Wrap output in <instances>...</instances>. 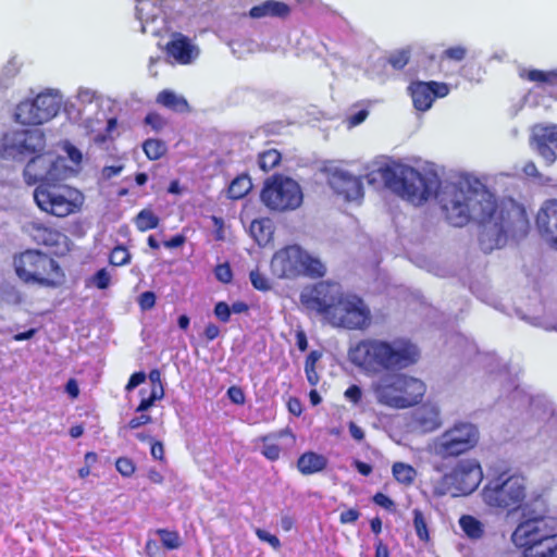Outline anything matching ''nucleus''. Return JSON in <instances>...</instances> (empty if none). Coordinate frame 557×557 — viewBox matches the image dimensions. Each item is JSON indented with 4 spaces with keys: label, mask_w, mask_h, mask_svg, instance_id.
Wrapping results in <instances>:
<instances>
[{
    "label": "nucleus",
    "mask_w": 557,
    "mask_h": 557,
    "mask_svg": "<svg viewBox=\"0 0 557 557\" xmlns=\"http://www.w3.org/2000/svg\"><path fill=\"white\" fill-rule=\"evenodd\" d=\"M371 312L364 301L356 295L343 296L329 322L333 326L362 330L370 324Z\"/></svg>",
    "instance_id": "obj_12"
},
{
    "label": "nucleus",
    "mask_w": 557,
    "mask_h": 557,
    "mask_svg": "<svg viewBox=\"0 0 557 557\" xmlns=\"http://www.w3.org/2000/svg\"><path fill=\"white\" fill-rule=\"evenodd\" d=\"M482 478V469L476 460H461L435 483L434 494L438 496L450 494L454 497L469 495L476 490Z\"/></svg>",
    "instance_id": "obj_9"
},
{
    "label": "nucleus",
    "mask_w": 557,
    "mask_h": 557,
    "mask_svg": "<svg viewBox=\"0 0 557 557\" xmlns=\"http://www.w3.org/2000/svg\"><path fill=\"white\" fill-rule=\"evenodd\" d=\"M33 237L39 244L46 246H57L60 244L61 239L65 238L59 231L47 227L40 223L33 224Z\"/></svg>",
    "instance_id": "obj_30"
},
{
    "label": "nucleus",
    "mask_w": 557,
    "mask_h": 557,
    "mask_svg": "<svg viewBox=\"0 0 557 557\" xmlns=\"http://www.w3.org/2000/svg\"><path fill=\"white\" fill-rule=\"evenodd\" d=\"M129 261H131V253L122 245L114 247L110 253L109 262L112 265L121 267V265H125V264L129 263Z\"/></svg>",
    "instance_id": "obj_42"
},
{
    "label": "nucleus",
    "mask_w": 557,
    "mask_h": 557,
    "mask_svg": "<svg viewBox=\"0 0 557 557\" xmlns=\"http://www.w3.org/2000/svg\"><path fill=\"white\" fill-rule=\"evenodd\" d=\"M139 394L141 396V400H140L138 407L136 408V412H145L150 407L153 406L156 400L163 398L164 389H163V386L151 387L149 395L146 396L147 391L145 388H141L139 391Z\"/></svg>",
    "instance_id": "obj_33"
},
{
    "label": "nucleus",
    "mask_w": 557,
    "mask_h": 557,
    "mask_svg": "<svg viewBox=\"0 0 557 557\" xmlns=\"http://www.w3.org/2000/svg\"><path fill=\"white\" fill-rule=\"evenodd\" d=\"M135 225L140 232H146L156 228L159 225V218L150 209H143L135 216Z\"/></svg>",
    "instance_id": "obj_35"
},
{
    "label": "nucleus",
    "mask_w": 557,
    "mask_h": 557,
    "mask_svg": "<svg viewBox=\"0 0 557 557\" xmlns=\"http://www.w3.org/2000/svg\"><path fill=\"white\" fill-rule=\"evenodd\" d=\"M480 440L475 424L458 421L435 437L432 451L441 459L456 458L473 449Z\"/></svg>",
    "instance_id": "obj_8"
},
{
    "label": "nucleus",
    "mask_w": 557,
    "mask_h": 557,
    "mask_svg": "<svg viewBox=\"0 0 557 557\" xmlns=\"http://www.w3.org/2000/svg\"><path fill=\"white\" fill-rule=\"evenodd\" d=\"M143 149L150 160H158L160 159L166 151V146L163 141L159 139H147L143 144Z\"/></svg>",
    "instance_id": "obj_38"
},
{
    "label": "nucleus",
    "mask_w": 557,
    "mask_h": 557,
    "mask_svg": "<svg viewBox=\"0 0 557 557\" xmlns=\"http://www.w3.org/2000/svg\"><path fill=\"white\" fill-rule=\"evenodd\" d=\"M17 276L28 284L57 287L63 283L64 274L59 263L37 250H27L14 260Z\"/></svg>",
    "instance_id": "obj_5"
},
{
    "label": "nucleus",
    "mask_w": 557,
    "mask_h": 557,
    "mask_svg": "<svg viewBox=\"0 0 557 557\" xmlns=\"http://www.w3.org/2000/svg\"><path fill=\"white\" fill-rule=\"evenodd\" d=\"M227 396L232 400V403L236 405H243L245 403V394L243 389L238 386H231L227 389Z\"/></svg>",
    "instance_id": "obj_58"
},
{
    "label": "nucleus",
    "mask_w": 557,
    "mask_h": 557,
    "mask_svg": "<svg viewBox=\"0 0 557 557\" xmlns=\"http://www.w3.org/2000/svg\"><path fill=\"white\" fill-rule=\"evenodd\" d=\"M157 534L160 536L162 545L168 549H177L182 545L181 537L175 531L158 529Z\"/></svg>",
    "instance_id": "obj_39"
},
{
    "label": "nucleus",
    "mask_w": 557,
    "mask_h": 557,
    "mask_svg": "<svg viewBox=\"0 0 557 557\" xmlns=\"http://www.w3.org/2000/svg\"><path fill=\"white\" fill-rule=\"evenodd\" d=\"M413 527H414L416 534L419 537V540H421L423 542H428L430 536H429L426 520H425L422 511L417 508L413 509Z\"/></svg>",
    "instance_id": "obj_40"
},
{
    "label": "nucleus",
    "mask_w": 557,
    "mask_h": 557,
    "mask_svg": "<svg viewBox=\"0 0 557 557\" xmlns=\"http://www.w3.org/2000/svg\"><path fill=\"white\" fill-rule=\"evenodd\" d=\"M48 168V175L45 184L48 187L67 178L73 172L72 169L66 165L64 158L57 157L52 153H50Z\"/></svg>",
    "instance_id": "obj_27"
},
{
    "label": "nucleus",
    "mask_w": 557,
    "mask_h": 557,
    "mask_svg": "<svg viewBox=\"0 0 557 557\" xmlns=\"http://www.w3.org/2000/svg\"><path fill=\"white\" fill-rule=\"evenodd\" d=\"M528 79L531 82H541V83H552L557 78V72H543L540 70H531L527 75Z\"/></svg>",
    "instance_id": "obj_46"
},
{
    "label": "nucleus",
    "mask_w": 557,
    "mask_h": 557,
    "mask_svg": "<svg viewBox=\"0 0 557 557\" xmlns=\"http://www.w3.org/2000/svg\"><path fill=\"white\" fill-rule=\"evenodd\" d=\"M536 226L543 237L552 247L557 249V200L544 203L536 216Z\"/></svg>",
    "instance_id": "obj_17"
},
{
    "label": "nucleus",
    "mask_w": 557,
    "mask_h": 557,
    "mask_svg": "<svg viewBox=\"0 0 557 557\" xmlns=\"http://www.w3.org/2000/svg\"><path fill=\"white\" fill-rule=\"evenodd\" d=\"M65 151L67 153L69 159L74 162L75 164H79L83 160V154L79 149H77L75 146L67 144L65 146Z\"/></svg>",
    "instance_id": "obj_62"
},
{
    "label": "nucleus",
    "mask_w": 557,
    "mask_h": 557,
    "mask_svg": "<svg viewBox=\"0 0 557 557\" xmlns=\"http://www.w3.org/2000/svg\"><path fill=\"white\" fill-rule=\"evenodd\" d=\"M251 186V181L247 175L238 176L228 186V197L231 199H240L246 196Z\"/></svg>",
    "instance_id": "obj_34"
},
{
    "label": "nucleus",
    "mask_w": 557,
    "mask_h": 557,
    "mask_svg": "<svg viewBox=\"0 0 557 557\" xmlns=\"http://www.w3.org/2000/svg\"><path fill=\"white\" fill-rule=\"evenodd\" d=\"M292 12L290 7L278 0H265L260 4L253 5L248 15L253 20L280 18L285 20Z\"/></svg>",
    "instance_id": "obj_21"
},
{
    "label": "nucleus",
    "mask_w": 557,
    "mask_h": 557,
    "mask_svg": "<svg viewBox=\"0 0 557 557\" xmlns=\"http://www.w3.org/2000/svg\"><path fill=\"white\" fill-rule=\"evenodd\" d=\"M419 357L417 345L404 337L393 341L364 339L348 351L351 363L372 374L404 370L414 364Z\"/></svg>",
    "instance_id": "obj_2"
},
{
    "label": "nucleus",
    "mask_w": 557,
    "mask_h": 557,
    "mask_svg": "<svg viewBox=\"0 0 557 557\" xmlns=\"http://www.w3.org/2000/svg\"><path fill=\"white\" fill-rule=\"evenodd\" d=\"M22 138L21 148H22V161L26 159L28 156L38 153L44 150L46 146L45 134L40 128H25L18 129Z\"/></svg>",
    "instance_id": "obj_23"
},
{
    "label": "nucleus",
    "mask_w": 557,
    "mask_h": 557,
    "mask_svg": "<svg viewBox=\"0 0 557 557\" xmlns=\"http://www.w3.org/2000/svg\"><path fill=\"white\" fill-rule=\"evenodd\" d=\"M166 54L177 63L189 64L199 55V48L189 37H176L166 44Z\"/></svg>",
    "instance_id": "obj_20"
},
{
    "label": "nucleus",
    "mask_w": 557,
    "mask_h": 557,
    "mask_svg": "<svg viewBox=\"0 0 557 557\" xmlns=\"http://www.w3.org/2000/svg\"><path fill=\"white\" fill-rule=\"evenodd\" d=\"M144 122L146 125L150 126L156 132H160L168 124L166 120L162 115H160L159 113H156V112L148 113L146 115Z\"/></svg>",
    "instance_id": "obj_47"
},
{
    "label": "nucleus",
    "mask_w": 557,
    "mask_h": 557,
    "mask_svg": "<svg viewBox=\"0 0 557 557\" xmlns=\"http://www.w3.org/2000/svg\"><path fill=\"white\" fill-rule=\"evenodd\" d=\"M224 44L230 48L232 54L237 59H243L257 51H261V45L264 41H257L252 37H223Z\"/></svg>",
    "instance_id": "obj_24"
},
{
    "label": "nucleus",
    "mask_w": 557,
    "mask_h": 557,
    "mask_svg": "<svg viewBox=\"0 0 557 557\" xmlns=\"http://www.w3.org/2000/svg\"><path fill=\"white\" fill-rule=\"evenodd\" d=\"M141 414L138 417H134L129 420L126 428L135 430L138 429L141 425L148 424L151 422V417L149 414H146L145 412H140Z\"/></svg>",
    "instance_id": "obj_59"
},
{
    "label": "nucleus",
    "mask_w": 557,
    "mask_h": 557,
    "mask_svg": "<svg viewBox=\"0 0 557 557\" xmlns=\"http://www.w3.org/2000/svg\"><path fill=\"white\" fill-rule=\"evenodd\" d=\"M270 267L273 275L278 278H295L300 275L315 278L326 273L324 263L298 245H289L276 251Z\"/></svg>",
    "instance_id": "obj_4"
},
{
    "label": "nucleus",
    "mask_w": 557,
    "mask_h": 557,
    "mask_svg": "<svg viewBox=\"0 0 557 557\" xmlns=\"http://www.w3.org/2000/svg\"><path fill=\"white\" fill-rule=\"evenodd\" d=\"M368 115H369V111L366 109H362V110L358 111L357 113L350 115L348 117L349 127H354V126L361 124L367 119Z\"/></svg>",
    "instance_id": "obj_64"
},
{
    "label": "nucleus",
    "mask_w": 557,
    "mask_h": 557,
    "mask_svg": "<svg viewBox=\"0 0 557 557\" xmlns=\"http://www.w3.org/2000/svg\"><path fill=\"white\" fill-rule=\"evenodd\" d=\"M156 102L175 113H189L191 108L187 99L171 89H163L156 98Z\"/></svg>",
    "instance_id": "obj_26"
},
{
    "label": "nucleus",
    "mask_w": 557,
    "mask_h": 557,
    "mask_svg": "<svg viewBox=\"0 0 557 557\" xmlns=\"http://www.w3.org/2000/svg\"><path fill=\"white\" fill-rule=\"evenodd\" d=\"M110 281H111V275L110 273L107 271V269H100L98 270L92 278H91V282L92 284L99 288V289H106L109 287L110 285Z\"/></svg>",
    "instance_id": "obj_48"
},
{
    "label": "nucleus",
    "mask_w": 557,
    "mask_h": 557,
    "mask_svg": "<svg viewBox=\"0 0 557 557\" xmlns=\"http://www.w3.org/2000/svg\"><path fill=\"white\" fill-rule=\"evenodd\" d=\"M460 528L472 540H479L484 534V525L472 516H462L459 520Z\"/></svg>",
    "instance_id": "obj_31"
},
{
    "label": "nucleus",
    "mask_w": 557,
    "mask_h": 557,
    "mask_svg": "<svg viewBox=\"0 0 557 557\" xmlns=\"http://www.w3.org/2000/svg\"><path fill=\"white\" fill-rule=\"evenodd\" d=\"M116 470L123 475V476H131L135 471V465L134 462L126 457H121L115 462Z\"/></svg>",
    "instance_id": "obj_49"
},
{
    "label": "nucleus",
    "mask_w": 557,
    "mask_h": 557,
    "mask_svg": "<svg viewBox=\"0 0 557 557\" xmlns=\"http://www.w3.org/2000/svg\"><path fill=\"white\" fill-rule=\"evenodd\" d=\"M425 389V384L421 380L399 373H386L371 382L375 400L380 405L395 409L417 405Z\"/></svg>",
    "instance_id": "obj_3"
},
{
    "label": "nucleus",
    "mask_w": 557,
    "mask_h": 557,
    "mask_svg": "<svg viewBox=\"0 0 557 557\" xmlns=\"http://www.w3.org/2000/svg\"><path fill=\"white\" fill-rule=\"evenodd\" d=\"M408 90L411 95L413 106L419 111H426L432 107L435 98H443L448 95L449 87L446 83L437 82H413Z\"/></svg>",
    "instance_id": "obj_15"
},
{
    "label": "nucleus",
    "mask_w": 557,
    "mask_h": 557,
    "mask_svg": "<svg viewBox=\"0 0 557 557\" xmlns=\"http://www.w3.org/2000/svg\"><path fill=\"white\" fill-rule=\"evenodd\" d=\"M20 131H11L0 138V158L22 161Z\"/></svg>",
    "instance_id": "obj_25"
},
{
    "label": "nucleus",
    "mask_w": 557,
    "mask_h": 557,
    "mask_svg": "<svg viewBox=\"0 0 557 557\" xmlns=\"http://www.w3.org/2000/svg\"><path fill=\"white\" fill-rule=\"evenodd\" d=\"M344 395L349 401L358 404L361 399L362 391L358 385H351L346 389Z\"/></svg>",
    "instance_id": "obj_60"
},
{
    "label": "nucleus",
    "mask_w": 557,
    "mask_h": 557,
    "mask_svg": "<svg viewBox=\"0 0 557 557\" xmlns=\"http://www.w3.org/2000/svg\"><path fill=\"white\" fill-rule=\"evenodd\" d=\"M373 502H374V504H376L377 506H380L386 510H394V508H395V503L387 495H385L383 493H376L373 496Z\"/></svg>",
    "instance_id": "obj_57"
},
{
    "label": "nucleus",
    "mask_w": 557,
    "mask_h": 557,
    "mask_svg": "<svg viewBox=\"0 0 557 557\" xmlns=\"http://www.w3.org/2000/svg\"><path fill=\"white\" fill-rule=\"evenodd\" d=\"M342 298L339 285L329 282H320L300 294L301 304L310 310L322 313L327 321Z\"/></svg>",
    "instance_id": "obj_13"
},
{
    "label": "nucleus",
    "mask_w": 557,
    "mask_h": 557,
    "mask_svg": "<svg viewBox=\"0 0 557 557\" xmlns=\"http://www.w3.org/2000/svg\"><path fill=\"white\" fill-rule=\"evenodd\" d=\"M533 523L542 529L541 524H552L554 529H557V519L547 516V507L545 500L539 496L530 503H527L522 507V521L520 523Z\"/></svg>",
    "instance_id": "obj_19"
},
{
    "label": "nucleus",
    "mask_w": 557,
    "mask_h": 557,
    "mask_svg": "<svg viewBox=\"0 0 557 557\" xmlns=\"http://www.w3.org/2000/svg\"><path fill=\"white\" fill-rule=\"evenodd\" d=\"M360 512L357 509H348L341 513L339 521L343 524L354 523L359 519Z\"/></svg>",
    "instance_id": "obj_61"
},
{
    "label": "nucleus",
    "mask_w": 557,
    "mask_h": 557,
    "mask_svg": "<svg viewBox=\"0 0 557 557\" xmlns=\"http://www.w3.org/2000/svg\"><path fill=\"white\" fill-rule=\"evenodd\" d=\"M533 141H541L557 148V125L536 126L533 132Z\"/></svg>",
    "instance_id": "obj_37"
},
{
    "label": "nucleus",
    "mask_w": 557,
    "mask_h": 557,
    "mask_svg": "<svg viewBox=\"0 0 557 557\" xmlns=\"http://www.w3.org/2000/svg\"><path fill=\"white\" fill-rule=\"evenodd\" d=\"M214 314L215 317L223 323H226L231 319V308L230 305L225 301H219L214 306Z\"/></svg>",
    "instance_id": "obj_54"
},
{
    "label": "nucleus",
    "mask_w": 557,
    "mask_h": 557,
    "mask_svg": "<svg viewBox=\"0 0 557 557\" xmlns=\"http://www.w3.org/2000/svg\"><path fill=\"white\" fill-rule=\"evenodd\" d=\"M442 424L440 410L435 405L424 404L417 408L411 418L410 425L413 430L428 433L436 430Z\"/></svg>",
    "instance_id": "obj_18"
},
{
    "label": "nucleus",
    "mask_w": 557,
    "mask_h": 557,
    "mask_svg": "<svg viewBox=\"0 0 557 557\" xmlns=\"http://www.w3.org/2000/svg\"><path fill=\"white\" fill-rule=\"evenodd\" d=\"M281 161V153L275 149L267 150L259 156V165L262 170L269 171L275 168Z\"/></svg>",
    "instance_id": "obj_41"
},
{
    "label": "nucleus",
    "mask_w": 557,
    "mask_h": 557,
    "mask_svg": "<svg viewBox=\"0 0 557 557\" xmlns=\"http://www.w3.org/2000/svg\"><path fill=\"white\" fill-rule=\"evenodd\" d=\"M34 199L42 211L60 218L71 214L76 208L66 195L44 185L35 189Z\"/></svg>",
    "instance_id": "obj_14"
},
{
    "label": "nucleus",
    "mask_w": 557,
    "mask_h": 557,
    "mask_svg": "<svg viewBox=\"0 0 557 557\" xmlns=\"http://www.w3.org/2000/svg\"><path fill=\"white\" fill-rule=\"evenodd\" d=\"M367 178L369 184L382 181L391 191L414 205L435 197L454 226H465L471 220L478 222L481 225L479 242L484 252L505 246L508 238L525 237L530 228L521 205L509 200L497 206L495 196L471 175L442 187L433 171L421 173L412 166L393 163L372 171Z\"/></svg>",
    "instance_id": "obj_1"
},
{
    "label": "nucleus",
    "mask_w": 557,
    "mask_h": 557,
    "mask_svg": "<svg viewBox=\"0 0 557 557\" xmlns=\"http://www.w3.org/2000/svg\"><path fill=\"white\" fill-rule=\"evenodd\" d=\"M146 380V374L144 372H135L131 375L128 383L126 385V391H132L136 388L139 384L144 383Z\"/></svg>",
    "instance_id": "obj_63"
},
{
    "label": "nucleus",
    "mask_w": 557,
    "mask_h": 557,
    "mask_svg": "<svg viewBox=\"0 0 557 557\" xmlns=\"http://www.w3.org/2000/svg\"><path fill=\"white\" fill-rule=\"evenodd\" d=\"M256 534L261 541L268 542L274 549H278L281 547V542L276 535H273L262 529H257Z\"/></svg>",
    "instance_id": "obj_56"
},
{
    "label": "nucleus",
    "mask_w": 557,
    "mask_h": 557,
    "mask_svg": "<svg viewBox=\"0 0 557 557\" xmlns=\"http://www.w3.org/2000/svg\"><path fill=\"white\" fill-rule=\"evenodd\" d=\"M410 59V50L409 49H400L397 51H394L388 57V63L395 69V70H401L404 69Z\"/></svg>",
    "instance_id": "obj_43"
},
{
    "label": "nucleus",
    "mask_w": 557,
    "mask_h": 557,
    "mask_svg": "<svg viewBox=\"0 0 557 557\" xmlns=\"http://www.w3.org/2000/svg\"><path fill=\"white\" fill-rule=\"evenodd\" d=\"M18 72L17 65L10 61L2 70V75L0 77V85L3 87L8 86L9 81L14 77Z\"/></svg>",
    "instance_id": "obj_53"
},
{
    "label": "nucleus",
    "mask_w": 557,
    "mask_h": 557,
    "mask_svg": "<svg viewBox=\"0 0 557 557\" xmlns=\"http://www.w3.org/2000/svg\"><path fill=\"white\" fill-rule=\"evenodd\" d=\"M50 153L38 154L32 158L23 171V176L27 185H40L46 186V180L48 175V163Z\"/></svg>",
    "instance_id": "obj_22"
},
{
    "label": "nucleus",
    "mask_w": 557,
    "mask_h": 557,
    "mask_svg": "<svg viewBox=\"0 0 557 557\" xmlns=\"http://www.w3.org/2000/svg\"><path fill=\"white\" fill-rule=\"evenodd\" d=\"M215 277L222 283H230L233 273L228 263L218 264L214 269Z\"/></svg>",
    "instance_id": "obj_50"
},
{
    "label": "nucleus",
    "mask_w": 557,
    "mask_h": 557,
    "mask_svg": "<svg viewBox=\"0 0 557 557\" xmlns=\"http://www.w3.org/2000/svg\"><path fill=\"white\" fill-rule=\"evenodd\" d=\"M250 234L259 246H265L274 234V224L271 219L253 220L250 224Z\"/></svg>",
    "instance_id": "obj_29"
},
{
    "label": "nucleus",
    "mask_w": 557,
    "mask_h": 557,
    "mask_svg": "<svg viewBox=\"0 0 557 557\" xmlns=\"http://www.w3.org/2000/svg\"><path fill=\"white\" fill-rule=\"evenodd\" d=\"M329 185L333 191L343 196L347 201L362 198L363 186L361 180L347 171L336 170L329 177Z\"/></svg>",
    "instance_id": "obj_16"
},
{
    "label": "nucleus",
    "mask_w": 557,
    "mask_h": 557,
    "mask_svg": "<svg viewBox=\"0 0 557 557\" xmlns=\"http://www.w3.org/2000/svg\"><path fill=\"white\" fill-rule=\"evenodd\" d=\"M482 498L490 507L518 509L525 498V479L519 474H510L508 470H502L488 479L482 490Z\"/></svg>",
    "instance_id": "obj_6"
},
{
    "label": "nucleus",
    "mask_w": 557,
    "mask_h": 557,
    "mask_svg": "<svg viewBox=\"0 0 557 557\" xmlns=\"http://www.w3.org/2000/svg\"><path fill=\"white\" fill-rule=\"evenodd\" d=\"M249 278H250L252 286L256 289L262 290V292H267V290L271 289V284H270L269 278L265 275H263L261 272H259L258 270L251 271L249 274Z\"/></svg>",
    "instance_id": "obj_45"
},
{
    "label": "nucleus",
    "mask_w": 557,
    "mask_h": 557,
    "mask_svg": "<svg viewBox=\"0 0 557 557\" xmlns=\"http://www.w3.org/2000/svg\"><path fill=\"white\" fill-rule=\"evenodd\" d=\"M466 53L467 49L465 47L456 46L444 50L442 57L459 62L465 59Z\"/></svg>",
    "instance_id": "obj_52"
},
{
    "label": "nucleus",
    "mask_w": 557,
    "mask_h": 557,
    "mask_svg": "<svg viewBox=\"0 0 557 557\" xmlns=\"http://www.w3.org/2000/svg\"><path fill=\"white\" fill-rule=\"evenodd\" d=\"M62 101L60 90L46 89L34 99L21 101L15 109V120L24 125L44 124L59 113Z\"/></svg>",
    "instance_id": "obj_10"
},
{
    "label": "nucleus",
    "mask_w": 557,
    "mask_h": 557,
    "mask_svg": "<svg viewBox=\"0 0 557 557\" xmlns=\"http://www.w3.org/2000/svg\"><path fill=\"white\" fill-rule=\"evenodd\" d=\"M326 466L327 459L323 455L313 451L302 454L297 460V468L305 475L320 472L324 470Z\"/></svg>",
    "instance_id": "obj_28"
},
{
    "label": "nucleus",
    "mask_w": 557,
    "mask_h": 557,
    "mask_svg": "<svg viewBox=\"0 0 557 557\" xmlns=\"http://www.w3.org/2000/svg\"><path fill=\"white\" fill-rule=\"evenodd\" d=\"M519 523L511 535L518 547H523V557H557V529L552 524Z\"/></svg>",
    "instance_id": "obj_7"
},
{
    "label": "nucleus",
    "mask_w": 557,
    "mask_h": 557,
    "mask_svg": "<svg viewBox=\"0 0 557 557\" xmlns=\"http://www.w3.org/2000/svg\"><path fill=\"white\" fill-rule=\"evenodd\" d=\"M260 198L269 209L282 212L297 209L302 202V191L296 181L274 175L264 182Z\"/></svg>",
    "instance_id": "obj_11"
},
{
    "label": "nucleus",
    "mask_w": 557,
    "mask_h": 557,
    "mask_svg": "<svg viewBox=\"0 0 557 557\" xmlns=\"http://www.w3.org/2000/svg\"><path fill=\"white\" fill-rule=\"evenodd\" d=\"M264 444L262 446V454L269 459V460H276L280 457L281 448L277 444L269 443L268 437L264 440Z\"/></svg>",
    "instance_id": "obj_55"
},
{
    "label": "nucleus",
    "mask_w": 557,
    "mask_h": 557,
    "mask_svg": "<svg viewBox=\"0 0 557 557\" xmlns=\"http://www.w3.org/2000/svg\"><path fill=\"white\" fill-rule=\"evenodd\" d=\"M534 147L539 154L546 161L547 164H552L556 160L555 147L541 141H533Z\"/></svg>",
    "instance_id": "obj_44"
},
{
    "label": "nucleus",
    "mask_w": 557,
    "mask_h": 557,
    "mask_svg": "<svg viewBox=\"0 0 557 557\" xmlns=\"http://www.w3.org/2000/svg\"><path fill=\"white\" fill-rule=\"evenodd\" d=\"M392 472L395 480L405 485H410L417 475L416 469L405 462H395L392 467Z\"/></svg>",
    "instance_id": "obj_32"
},
{
    "label": "nucleus",
    "mask_w": 557,
    "mask_h": 557,
    "mask_svg": "<svg viewBox=\"0 0 557 557\" xmlns=\"http://www.w3.org/2000/svg\"><path fill=\"white\" fill-rule=\"evenodd\" d=\"M259 41H264V45H261V51L285 53L292 44L290 37H259Z\"/></svg>",
    "instance_id": "obj_36"
},
{
    "label": "nucleus",
    "mask_w": 557,
    "mask_h": 557,
    "mask_svg": "<svg viewBox=\"0 0 557 557\" xmlns=\"http://www.w3.org/2000/svg\"><path fill=\"white\" fill-rule=\"evenodd\" d=\"M138 305L143 311L152 309L156 305V294L150 290L141 293L138 298Z\"/></svg>",
    "instance_id": "obj_51"
}]
</instances>
